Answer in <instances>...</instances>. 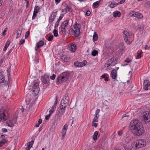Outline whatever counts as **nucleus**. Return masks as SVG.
<instances>
[{
	"label": "nucleus",
	"instance_id": "obj_55",
	"mask_svg": "<svg viewBox=\"0 0 150 150\" xmlns=\"http://www.w3.org/2000/svg\"><path fill=\"white\" fill-rule=\"evenodd\" d=\"M25 42V40H21L20 41V43H19V44L20 45L23 44Z\"/></svg>",
	"mask_w": 150,
	"mask_h": 150
},
{
	"label": "nucleus",
	"instance_id": "obj_9",
	"mask_svg": "<svg viewBox=\"0 0 150 150\" xmlns=\"http://www.w3.org/2000/svg\"><path fill=\"white\" fill-rule=\"evenodd\" d=\"M49 76L45 74L42 76V83L44 84H47L49 83Z\"/></svg>",
	"mask_w": 150,
	"mask_h": 150
},
{
	"label": "nucleus",
	"instance_id": "obj_44",
	"mask_svg": "<svg viewBox=\"0 0 150 150\" xmlns=\"http://www.w3.org/2000/svg\"><path fill=\"white\" fill-rule=\"evenodd\" d=\"M132 61L130 59L128 58H127L126 59L124 60L125 62L127 63H129Z\"/></svg>",
	"mask_w": 150,
	"mask_h": 150
},
{
	"label": "nucleus",
	"instance_id": "obj_37",
	"mask_svg": "<svg viewBox=\"0 0 150 150\" xmlns=\"http://www.w3.org/2000/svg\"><path fill=\"white\" fill-rule=\"evenodd\" d=\"M61 30L62 33L64 35H65L66 34V31L65 30V28H62L61 27Z\"/></svg>",
	"mask_w": 150,
	"mask_h": 150
},
{
	"label": "nucleus",
	"instance_id": "obj_41",
	"mask_svg": "<svg viewBox=\"0 0 150 150\" xmlns=\"http://www.w3.org/2000/svg\"><path fill=\"white\" fill-rule=\"evenodd\" d=\"M53 36L52 35H51L49 36L47 38V40L49 41H51L53 38Z\"/></svg>",
	"mask_w": 150,
	"mask_h": 150
},
{
	"label": "nucleus",
	"instance_id": "obj_19",
	"mask_svg": "<svg viewBox=\"0 0 150 150\" xmlns=\"http://www.w3.org/2000/svg\"><path fill=\"white\" fill-rule=\"evenodd\" d=\"M69 20H65L62 24L61 27L62 28H66L67 25H68Z\"/></svg>",
	"mask_w": 150,
	"mask_h": 150
},
{
	"label": "nucleus",
	"instance_id": "obj_16",
	"mask_svg": "<svg viewBox=\"0 0 150 150\" xmlns=\"http://www.w3.org/2000/svg\"><path fill=\"white\" fill-rule=\"evenodd\" d=\"M111 77L113 79H115L117 76V71L115 69H113L111 71L110 74Z\"/></svg>",
	"mask_w": 150,
	"mask_h": 150
},
{
	"label": "nucleus",
	"instance_id": "obj_29",
	"mask_svg": "<svg viewBox=\"0 0 150 150\" xmlns=\"http://www.w3.org/2000/svg\"><path fill=\"white\" fill-rule=\"evenodd\" d=\"M44 44V42L42 40H40L37 43V45L40 47H42Z\"/></svg>",
	"mask_w": 150,
	"mask_h": 150
},
{
	"label": "nucleus",
	"instance_id": "obj_42",
	"mask_svg": "<svg viewBox=\"0 0 150 150\" xmlns=\"http://www.w3.org/2000/svg\"><path fill=\"white\" fill-rule=\"evenodd\" d=\"M66 8L67 10V9L68 11L69 12H72V9L69 6H68L67 5L66 6Z\"/></svg>",
	"mask_w": 150,
	"mask_h": 150
},
{
	"label": "nucleus",
	"instance_id": "obj_27",
	"mask_svg": "<svg viewBox=\"0 0 150 150\" xmlns=\"http://www.w3.org/2000/svg\"><path fill=\"white\" fill-rule=\"evenodd\" d=\"M5 80L4 77L2 74L0 75V83H2Z\"/></svg>",
	"mask_w": 150,
	"mask_h": 150
},
{
	"label": "nucleus",
	"instance_id": "obj_21",
	"mask_svg": "<svg viewBox=\"0 0 150 150\" xmlns=\"http://www.w3.org/2000/svg\"><path fill=\"white\" fill-rule=\"evenodd\" d=\"M116 58H112L111 59H110L108 60L107 61L111 65V64L114 63V62H115L116 61Z\"/></svg>",
	"mask_w": 150,
	"mask_h": 150
},
{
	"label": "nucleus",
	"instance_id": "obj_60",
	"mask_svg": "<svg viewBox=\"0 0 150 150\" xmlns=\"http://www.w3.org/2000/svg\"><path fill=\"white\" fill-rule=\"evenodd\" d=\"M118 135L119 136H121L122 134V132L121 131H119L118 132Z\"/></svg>",
	"mask_w": 150,
	"mask_h": 150
},
{
	"label": "nucleus",
	"instance_id": "obj_1",
	"mask_svg": "<svg viewBox=\"0 0 150 150\" xmlns=\"http://www.w3.org/2000/svg\"><path fill=\"white\" fill-rule=\"evenodd\" d=\"M130 128L131 132L135 136L142 135L144 132L142 124L137 120H132L130 122Z\"/></svg>",
	"mask_w": 150,
	"mask_h": 150
},
{
	"label": "nucleus",
	"instance_id": "obj_46",
	"mask_svg": "<svg viewBox=\"0 0 150 150\" xmlns=\"http://www.w3.org/2000/svg\"><path fill=\"white\" fill-rule=\"evenodd\" d=\"M100 109H97L96 110V113H95L96 115V116L98 115V116H99V115H98V113L100 112Z\"/></svg>",
	"mask_w": 150,
	"mask_h": 150
},
{
	"label": "nucleus",
	"instance_id": "obj_48",
	"mask_svg": "<svg viewBox=\"0 0 150 150\" xmlns=\"http://www.w3.org/2000/svg\"><path fill=\"white\" fill-rule=\"evenodd\" d=\"M29 34H30L29 31H27L26 32L25 34V38H27V37H28V36L29 35Z\"/></svg>",
	"mask_w": 150,
	"mask_h": 150
},
{
	"label": "nucleus",
	"instance_id": "obj_47",
	"mask_svg": "<svg viewBox=\"0 0 150 150\" xmlns=\"http://www.w3.org/2000/svg\"><path fill=\"white\" fill-rule=\"evenodd\" d=\"M63 16H64L63 15V14L61 15L57 21H58L59 22L62 19V18L63 17Z\"/></svg>",
	"mask_w": 150,
	"mask_h": 150
},
{
	"label": "nucleus",
	"instance_id": "obj_38",
	"mask_svg": "<svg viewBox=\"0 0 150 150\" xmlns=\"http://www.w3.org/2000/svg\"><path fill=\"white\" fill-rule=\"evenodd\" d=\"M68 126L67 125H65L64 126V127L63 128V129H62L63 131L65 132H65H66L68 128Z\"/></svg>",
	"mask_w": 150,
	"mask_h": 150
},
{
	"label": "nucleus",
	"instance_id": "obj_56",
	"mask_svg": "<svg viewBox=\"0 0 150 150\" xmlns=\"http://www.w3.org/2000/svg\"><path fill=\"white\" fill-rule=\"evenodd\" d=\"M125 1V0H121L118 3L119 4H120L123 3Z\"/></svg>",
	"mask_w": 150,
	"mask_h": 150
},
{
	"label": "nucleus",
	"instance_id": "obj_30",
	"mask_svg": "<svg viewBox=\"0 0 150 150\" xmlns=\"http://www.w3.org/2000/svg\"><path fill=\"white\" fill-rule=\"evenodd\" d=\"M98 134V132L97 131H96L95 132L93 135V139L94 140H96L97 139Z\"/></svg>",
	"mask_w": 150,
	"mask_h": 150
},
{
	"label": "nucleus",
	"instance_id": "obj_18",
	"mask_svg": "<svg viewBox=\"0 0 150 150\" xmlns=\"http://www.w3.org/2000/svg\"><path fill=\"white\" fill-rule=\"evenodd\" d=\"M76 49V46L74 44L71 43V47H70L69 50L72 52H74Z\"/></svg>",
	"mask_w": 150,
	"mask_h": 150
},
{
	"label": "nucleus",
	"instance_id": "obj_28",
	"mask_svg": "<svg viewBox=\"0 0 150 150\" xmlns=\"http://www.w3.org/2000/svg\"><path fill=\"white\" fill-rule=\"evenodd\" d=\"M22 33V30L20 29H18L17 31V35L16 36V38H19L21 35Z\"/></svg>",
	"mask_w": 150,
	"mask_h": 150
},
{
	"label": "nucleus",
	"instance_id": "obj_40",
	"mask_svg": "<svg viewBox=\"0 0 150 150\" xmlns=\"http://www.w3.org/2000/svg\"><path fill=\"white\" fill-rule=\"evenodd\" d=\"M98 116H96L94 117L93 120V122H98Z\"/></svg>",
	"mask_w": 150,
	"mask_h": 150
},
{
	"label": "nucleus",
	"instance_id": "obj_2",
	"mask_svg": "<svg viewBox=\"0 0 150 150\" xmlns=\"http://www.w3.org/2000/svg\"><path fill=\"white\" fill-rule=\"evenodd\" d=\"M69 76L68 72H64L61 74L57 77V80L59 83H62L66 81Z\"/></svg>",
	"mask_w": 150,
	"mask_h": 150
},
{
	"label": "nucleus",
	"instance_id": "obj_26",
	"mask_svg": "<svg viewBox=\"0 0 150 150\" xmlns=\"http://www.w3.org/2000/svg\"><path fill=\"white\" fill-rule=\"evenodd\" d=\"M100 1H98L94 2L93 4V6L94 8H97L99 6Z\"/></svg>",
	"mask_w": 150,
	"mask_h": 150
},
{
	"label": "nucleus",
	"instance_id": "obj_6",
	"mask_svg": "<svg viewBox=\"0 0 150 150\" xmlns=\"http://www.w3.org/2000/svg\"><path fill=\"white\" fill-rule=\"evenodd\" d=\"M146 145V142L144 139H139L137 141L135 144V147L137 149H139L145 146Z\"/></svg>",
	"mask_w": 150,
	"mask_h": 150
},
{
	"label": "nucleus",
	"instance_id": "obj_12",
	"mask_svg": "<svg viewBox=\"0 0 150 150\" xmlns=\"http://www.w3.org/2000/svg\"><path fill=\"white\" fill-rule=\"evenodd\" d=\"M69 97L67 95L63 98L62 100L61 101V103L64 105L65 106H67L68 105L69 102Z\"/></svg>",
	"mask_w": 150,
	"mask_h": 150
},
{
	"label": "nucleus",
	"instance_id": "obj_11",
	"mask_svg": "<svg viewBox=\"0 0 150 150\" xmlns=\"http://www.w3.org/2000/svg\"><path fill=\"white\" fill-rule=\"evenodd\" d=\"M87 62L86 60H84L82 62H74V65L76 67H81L84 66L86 64Z\"/></svg>",
	"mask_w": 150,
	"mask_h": 150
},
{
	"label": "nucleus",
	"instance_id": "obj_61",
	"mask_svg": "<svg viewBox=\"0 0 150 150\" xmlns=\"http://www.w3.org/2000/svg\"><path fill=\"white\" fill-rule=\"evenodd\" d=\"M40 47L36 45V46L35 47V51H37Z\"/></svg>",
	"mask_w": 150,
	"mask_h": 150
},
{
	"label": "nucleus",
	"instance_id": "obj_49",
	"mask_svg": "<svg viewBox=\"0 0 150 150\" xmlns=\"http://www.w3.org/2000/svg\"><path fill=\"white\" fill-rule=\"evenodd\" d=\"M67 10L66 8H64L62 9V12L64 14H65L67 13Z\"/></svg>",
	"mask_w": 150,
	"mask_h": 150
},
{
	"label": "nucleus",
	"instance_id": "obj_36",
	"mask_svg": "<svg viewBox=\"0 0 150 150\" xmlns=\"http://www.w3.org/2000/svg\"><path fill=\"white\" fill-rule=\"evenodd\" d=\"M143 52L141 51L137 53V59H139L141 57V54H142Z\"/></svg>",
	"mask_w": 150,
	"mask_h": 150
},
{
	"label": "nucleus",
	"instance_id": "obj_20",
	"mask_svg": "<svg viewBox=\"0 0 150 150\" xmlns=\"http://www.w3.org/2000/svg\"><path fill=\"white\" fill-rule=\"evenodd\" d=\"M121 15V13L120 12L118 11L114 12L113 13V16L114 17H120Z\"/></svg>",
	"mask_w": 150,
	"mask_h": 150
},
{
	"label": "nucleus",
	"instance_id": "obj_45",
	"mask_svg": "<svg viewBox=\"0 0 150 150\" xmlns=\"http://www.w3.org/2000/svg\"><path fill=\"white\" fill-rule=\"evenodd\" d=\"M37 13H35V12H33V15L32 17V19H35L37 16Z\"/></svg>",
	"mask_w": 150,
	"mask_h": 150
},
{
	"label": "nucleus",
	"instance_id": "obj_64",
	"mask_svg": "<svg viewBox=\"0 0 150 150\" xmlns=\"http://www.w3.org/2000/svg\"><path fill=\"white\" fill-rule=\"evenodd\" d=\"M55 1L56 4H57L60 2L61 0H55Z\"/></svg>",
	"mask_w": 150,
	"mask_h": 150
},
{
	"label": "nucleus",
	"instance_id": "obj_32",
	"mask_svg": "<svg viewBox=\"0 0 150 150\" xmlns=\"http://www.w3.org/2000/svg\"><path fill=\"white\" fill-rule=\"evenodd\" d=\"M106 74H104L102 75L101 76V77L102 78H103V79L105 78V81H107L108 80V78L106 77Z\"/></svg>",
	"mask_w": 150,
	"mask_h": 150
},
{
	"label": "nucleus",
	"instance_id": "obj_59",
	"mask_svg": "<svg viewBox=\"0 0 150 150\" xmlns=\"http://www.w3.org/2000/svg\"><path fill=\"white\" fill-rule=\"evenodd\" d=\"M66 132L63 131L62 132V137H64L66 134Z\"/></svg>",
	"mask_w": 150,
	"mask_h": 150
},
{
	"label": "nucleus",
	"instance_id": "obj_17",
	"mask_svg": "<svg viewBox=\"0 0 150 150\" xmlns=\"http://www.w3.org/2000/svg\"><path fill=\"white\" fill-rule=\"evenodd\" d=\"M61 59L65 62H68L70 60L69 57L65 55H63L61 57Z\"/></svg>",
	"mask_w": 150,
	"mask_h": 150
},
{
	"label": "nucleus",
	"instance_id": "obj_10",
	"mask_svg": "<svg viewBox=\"0 0 150 150\" xmlns=\"http://www.w3.org/2000/svg\"><path fill=\"white\" fill-rule=\"evenodd\" d=\"M57 11L55 12L53 11L52 12L51 15L49 18V21L50 23H52L56 17L57 14Z\"/></svg>",
	"mask_w": 150,
	"mask_h": 150
},
{
	"label": "nucleus",
	"instance_id": "obj_5",
	"mask_svg": "<svg viewBox=\"0 0 150 150\" xmlns=\"http://www.w3.org/2000/svg\"><path fill=\"white\" fill-rule=\"evenodd\" d=\"M123 33V37L125 42L127 44H130L131 42L130 41V40L132 36L131 33L127 31H124Z\"/></svg>",
	"mask_w": 150,
	"mask_h": 150
},
{
	"label": "nucleus",
	"instance_id": "obj_34",
	"mask_svg": "<svg viewBox=\"0 0 150 150\" xmlns=\"http://www.w3.org/2000/svg\"><path fill=\"white\" fill-rule=\"evenodd\" d=\"M53 33L55 37H57L58 36L57 30L55 29L54 30Z\"/></svg>",
	"mask_w": 150,
	"mask_h": 150
},
{
	"label": "nucleus",
	"instance_id": "obj_57",
	"mask_svg": "<svg viewBox=\"0 0 150 150\" xmlns=\"http://www.w3.org/2000/svg\"><path fill=\"white\" fill-rule=\"evenodd\" d=\"M2 131L3 132H7V130L5 128H3L2 129Z\"/></svg>",
	"mask_w": 150,
	"mask_h": 150
},
{
	"label": "nucleus",
	"instance_id": "obj_52",
	"mask_svg": "<svg viewBox=\"0 0 150 150\" xmlns=\"http://www.w3.org/2000/svg\"><path fill=\"white\" fill-rule=\"evenodd\" d=\"M57 99H58L57 96H56V100H55V102H54V105H53L56 106V105L57 104V102H58Z\"/></svg>",
	"mask_w": 150,
	"mask_h": 150
},
{
	"label": "nucleus",
	"instance_id": "obj_62",
	"mask_svg": "<svg viewBox=\"0 0 150 150\" xmlns=\"http://www.w3.org/2000/svg\"><path fill=\"white\" fill-rule=\"evenodd\" d=\"M53 111H54V110H52V109H51V110L49 111V112H50L49 114H50V115H51L52 114V113L53 112Z\"/></svg>",
	"mask_w": 150,
	"mask_h": 150
},
{
	"label": "nucleus",
	"instance_id": "obj_39",
	"mask_svg": "<svg viewBox=\"0 0 150 150\" xmlns=\"http://www.w3.org/2000/svg\"><path fill=\"white\" fill-rule=\"evenodd\" d=\"M66 107L67 106H65L64 105L62 104L61 103L59 105V108L60 109H65Z\"/></svg>",
	"mask_w": 150,
	"mask_h": 150
},
{
	"label": "nucleus",
	"instance_id": "obj_63",
	"mask_svg": "<svg viewBox=\"0 0 150 150\" xmlns=\"http://www.w3.org/2000/svg\"><path fill=\"white\" fill-rule=\"evenodd\" d=\"M1 142L3 143V144H5L6 142V140L4 139H3L1 141Z\"/></svg>",
	"mask_w": 150,
	"mask_h": 150
},
{
	"label": "nucleus",
	"instance_id": "obj_35",
	"mask_svg": "<svg viewBox=\"0 0 150 150\" xmlns=\"http://www.w3.org/2000/svg\"><path fill=\"white\" fill-rule=\"evenodd\" d=\"M34 142V141L31 140L30 142L28 143L27 146L31 148V147L33 144Z\"/></svg>",
	"mask_w": 150,
	"mask_h": 150
},
{
	"label": "nucleus",
	"instance_id": "obj_8",
	"mask_svg": "<svg viewBox=\"0 0 150 150\" xmlns=\"http://www.w3.org/2000/svg\"><path fill=\"white\" fill-rule=\"evenodd\" d=\"M16 119H15L14 118H13L11 120L8 121L6 122L5 125L6 126L11 127L14 126V124L16 123Z\"/></svg>",
	"mask_w": 150,
	"mask_h": 150
},
{
	"label": "nucleus",
	"instance_id": "obj_58",
	"mask_svg": "<svg viewBox=\"0 0 150 150\" xmlns=\"http://www.w3.org/2000/svg\"><path fill=\"white\" fill-rule=\"evenodd\" d=\"M98 124L97 123L94 122H93V125L95 126V127H97Z\"/></svg>",
	"mask_w": 150,
	"mask_h": 150
},
{
	"label": "nucleus",
	"instance_id": "obj_43",
	"mask_svg": "<svg viewBox=\"0 0 150 150\" xmlns=\"http://www.w3.org/2000/svg\"><path fill=\"white\" fill-rule=\"evenodd\" d=\"M111 65L108 62V61L107 63L105 64V67L107 68H108V67L109 66H110Z\"/></svg>",
	"mask_w": 150,
	"mask_h": 150
},
{
	"label": "nucleus",
	"instance_id": "obj_23",
	"mask_svg": "<svg viewBox=\"0 0 150 150\" xmlns=\"http://www.w3.org/2000/svg\"><path fill=\"white\" fill-rule=\"evenodd\" d=\"M60 111L59 112V114H58L59 116L61 117L65 112V109H60Z\"/></svg>",
	"mask_w": 150,
	"mask_h": 150
},
{
	"label": "nucleus",
	"instance_id": "obj_14",
	"mask_svg": "<svg viewBox=\"0 0 150 150\" xmlns=\"http://www.w3.org/2000/svg\"><path fill=\"white\" fill-rule=\"evenodd\" d=\"M150 86V83L148 80H145L144 81L143 83V88L145 90H148V87Z\"/></svg>",
	"mask_w": 150,
	"mask_h": 150
},
{
	"label": "nucleus",
	"instance_id": "obj_31",
	"mask_svg": "<svg viewBox=\"0 0 150 150\" xmlns=\"http://www.w3.org/2000/svg\"><path fill=\"white\" fill-rule=\"evenodd\" d=\"M40 9V7L37 6H35V7L34 10L33 12H35L36 13H38V12L39 10Z\"/></svg>",
	"mask_w": 150,
	"mask_h": 150
},
{
	"label": "nucleus",
	"instance_id": "obj_54",
	"mask_svg": "<svg viewBox=\"0 0 150 150\" xmlns=\"http://www.w3.org/2000/svg\"><path fill=\"white\" fill-rule=\"evenodd\" d=\"M91 14V12L90 11H87L86 12V14L87 16H89Z\"/></svg>",
	"mask_w": 150,
	"mask_h": 150
},
{
	"label": "nucleus",
	"instance_id": "obj_22",
	"mask_svg": "<svg viewBox=\"0 0 150 150\" xmlns=\"http://www.w3.org/2000/svg\"><path fill=\"white\" fill-rule=\"evenodd\" d=\"M10 44V41L8 40L6 42V45L3 49L4 51H5Z\"/></svg>",
	"mask_w": 150,
	"mask_h": 150
},
{
	"label": "nucleus",
	"instance_id": "obj_7",
	"mask_svg": "<svg viewBox=\"0 0 150 150\" xmlns=\"http://www.w3.org/2000/svg\"><path fill=\"white\" fill-rule=\"evenodd\" d=\"M33 91L35 93V94H38L40 89L39 87V83L35 82L33 83Z\"/></svg>",
	"mask_w": 150,
	"mask_h": 150
},
{
	"label": "nucleus",
	"instance_id": "obj_24",
	"mask_svg": "<svg viewBox=\"0 0 150 150\" xmlns=\"http://www.w3.org/2000/svg\"><path fill=\"white\" fill-rule=\"evenodd\" d=\"M118 4L119 3L113 2L111 3L110 5V6L111 8H113Z\"/></svg>",
	"mask_w": 150,
	"mask_h": 150
},
{
	"label": "nucleus",
	"instance_id": "obj_53",
	"mask_svg": "<svg viewBox=\"0 0 150 150\" xmlns=\"http://www.w3.org/2000/svg\"><path fill=\"white\" fill-rule=\"evenodd\" d=\"M56 76V75L53 74L52 76L50 77V78L52 80H54L55 79V77Z\"/></svg>",
	"mask_w": 150,
	"mask_h": 150
},
{
	"label": "nucleus",
	"instance_id": "obj_4",
	"mask_svg": "<svg viewBox=\"0 0 150 150\" xmlns=\"http://www.w3.org/2000/svg\"><path fill=\"white\" fill-rule=\"evenodd\" d=\"M8 111L7 109L2 108L0 110V120L2 121L7 120Z\"/></svg>",
	"mask_w": 150,
	"mask_h": 150
},
{
	"label": "nucleus",
	"instance_id": "obj_51",
	"mask_svg": "<svg viewBox=\"0 0 150 150\" xmlns=\"http://www.w3.org/2000/svg\"><path fill=\"white\" fill-rule=\"evenodd\" d=\"M59 22L58 21H56V22L55 24V25H54V27L55 28L57 27L58 26V25H59Z\"/></svg>",
	"mask_w": 150,
	"mask_h": 150
},
{
	"label": "nucleus",
	"instance_id": "obj_3",
	"mask_svg": "<svg viewBox=\"0 0 150 150\" xmlns=\"http://www.w3.org/2000/svg\"><path fill=\"white\" fill-rule=\"evenodd\" d=\"M77 25V24H75L74 25L73 28H70L68 31L69 34L73 35L75 37H76L79 36L80 31Z\"/></svg>",
	"mask_w": 150,
	"mask_h": 150
},
{
	"label": "nucleus",
	"instance_id": "obj_25",
	"mask_svg": "<svg viewBox=\"0 0 150 150\" xmlns=\"http://www.w3.org/2000/svg\"><path fill=\"white\" fill-rule=\"evenodd\" d=\"M98 39V35L97 34L96 32H94V35L93 36V41H96Z\"/></svg>",
	"mask_w": 150,
	"mask_h": 150
},
{
	"label": "nucleus",
	"instance_id": "obj_13",
	"mask_svg": "<svg viewBox=\"0 0 150 150\" xmlns=\"http://www.w3.org/2000/svg\"><path fill=\"white\" fill-rule=\"evenodd\" d=\"M143 117L146 123H147L150 122V112L149 113H145Z\"/></svg>",
	"mask_w": 150,
	"mask_h": 150
},
{
	"label": "nucleus",
	"instance_id": "obj_15",
	"mask_svg": "<svg viewBox=\"0 0 150 150\" xmlns=\"http://www.w3.org/2000/svg\"><path fill=\"white\" fill-rule=\"evenodd\" d=\"M131 14H132V16L136 17L138 18L141 19L142 17V15L140 13L137 12L134 13L133 12L132 13H131Z\"/></svg>",
	"mask_w": 150,
	"mask_h": 150
},
{
	"label": "nucleus",
	"instance_id": "obj_33",
	"mask_svg": "<svg viewBox=\"0 0 150 150\" xmlns=\"http://www.w3.org/2000/svg\"><path fill=\"white\" fill-rule=\"evenodd\" d=\"M98 52L97 50H94L91 53V54L93 56H95L98 54Z\"/></svg>",
	"mask_w": 150,
	"mask_h": 150
},
{
	"label": "nucleus",
	"instance_id": "obj_50",
	"mask_svg": "<svg viewBox=\"0 0 150 150\" xmlns=\"http://www.w3.org/2000/svg\"><path fill=\"white\" fill-rule=\"evenodd\" d=\"M50 116H51L50 114H49V115H46L45 117V119L47 120H48L49 119L50 117Z\"/></svg>",
	"mask_w": 150,
	"mask_h": 150
}]
</instances>
